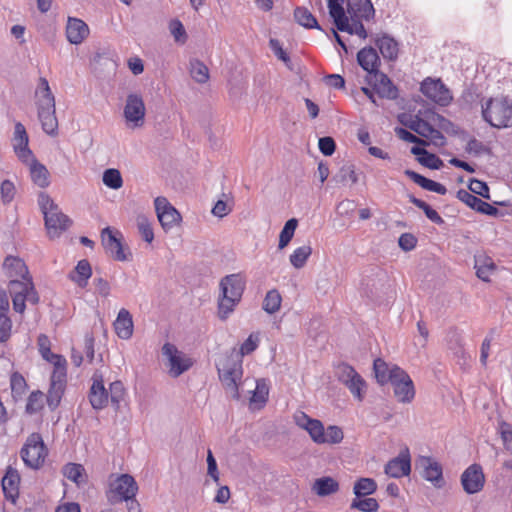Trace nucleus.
<instances>
[{
    "mask_svg": "<svg viewBox=\"0 0 512 512\" xmlns=\"http://www.w3.org/2000/svg\"><path fill=\"white\" fill-rule=\"evenodd\" d=\"M405 174L416 184H418L420 187H422L425 190L438 193L440 195H445L447 192V189L444 185L441 183H438L436 181L430 180L412 170H406Z\"/></svg>",
    "mask_w": 512,
    "mask_h": 512,
    "instance_id": "obj_36",
    "label": "nucleus"
},
{
    "mask_svg": "<svg viewBox=\"0 0 512 512\" xmlns=\"http://www.w3.org/2000/svg\"><path fill=\"white\" fill-rule=\"evenodd\" d=\"M136 221L138 231L143 240L147 243H151L154 240V231L151 222L143 215L138 216Z\"/></svg>",
    "mask_w": 512,
    "mask_h": 512,
    "instance_id": "obj_51",
    "label": "nucleus"
},
{
    "mask_svg": "<svg viewBox=\"0 0 512 512\" xmlns=\"http://www.w3.org/2000/svg\"><path fill=\"white\" fill-rule=\"evenodd\" d=\"M11 327V320L6 314L0 313V342H4L10 337Z\"/></svg>",
    "mask_w": 512,
    "mask_h": 512,
    "instance_id": "obj_61",
    "label": "nucleus"
},
{
    "mask_svg": "<svg viewBox=\"0 0 512 512\" xmlns=\"http://www.w3.org/2000/svg\"><path fill=\"white\" fill-rule=\"evenodd\" d=\"M376 380L379 384L384 385L394 380V374H398L396 370H403L394 364H388L384 360L378 358L373 365Z\"/></svg>",
    "mask_w": 512,
    "mask_h": 512,
    "instance_id": "obj_31",
    "label": "nucleus"
},
{
    "mask_svg": "<svg viewBox=\"0 0 512 512\" xmlns=\"http://www.w3.org/2000/svg\"><path fill=\"white\" fill-rule=\"evenodd\" d=\"M328 8L331 17L338 30L358 35L362 39L367 38V32L363 24L350 25L348 16L345 15L340 0H328Z\"/></svg>",
    "mask_w": 512,
    "mask_h": 512,
    "instance_id": "obj_14",
    "label": "nucleus"
},
{
    "mask_svg": "<svg viewBox=\"0 0 512 512\" xmlns=\"http://www.w3.org/2000/svg\"><path fill=\"white\" fill-rule=\"evenodd\" d=\"M1 197L4 203H9L13 200L15 195V186L9 181L5 180L2 182L0 187Z\"/></svg>",
    "mask_w": 512,
    "mask_h": 512,
    "instance_id": "obj_60",
    "label": "nucleus"
},
{
    "mask_svg": "<svg viewBox=\"0 0 512 512\" xmlns=\"http://www.w3.org/2000/svg\"><path fill=\"white\" fill-rule=\"evenodd\" d=\"M411 153L418 156L417 160L420 164L430 169H440L443 166V162L438 156L429 153L424 148L414 146L411 148Z\"/></svg>",
    "mask_w": 512,
    "mask_h": 512,
    "instance_id": "obj_40",
    "label": "nucleus"
},
{
    "mask_svg": "<svg viewBox=\"0 0 512 512\" xmlns=\"http://www.w3.org/2000/svg\"><path fill=\"white\" fill-rule=\"evenodd\" d=\"M469 192L473 195H479L483 198L489 199V187L487 184L483 181H480L478 179H472L470 180V183L468 185Z\"/></svg>",
    "mask_w": 512,
    "mask_h": 512,
    "instance_id": "obj_57",
    "label": "nucleus"
},
{
    "mask_svg": "<svg viewBox=\"0 0 512 512\" xmlns=\"http://www.w3.org/2000/svg\"><path fill=\"white\" fill-rule=\"evenodd\" d=\"M89 35L88 25L81 19L68 18L66 37L71 44H81Z\"/></svg>",
    "mask_w": 512,
    "mask_h": 512,
    "instance_id": "obj_27",
    "label": "nucleus"
},
{
    "mask_svg": "<svg viewBox=\"0 0 512 512\" xmlns=\"http://www.w3.org/2000/svg\"><path fill=\"white\" fill-rule=\"evenodd\" d=\"M162 354L166 358L168 374L172 378L179 377L193 365L192 359L187 354L180 351L174 344L165 343L162 347Z\"/></svg>",
    "mask_w": 512,
    "mask_h": 512,
    "instance_id": "obj_12",
    "label": "nucleus"
},
{
    "mask_svg": "<svg viewBox=\"0 0 512 512\" xmlns=\"http://www.w3.org/2000/svg\"><path fill=\"white\" fill-rule=\"evenodd\" d=\"M54 362L51 364L54 366V370L51 375L50 386H59L64 388L66 383V366L67 362L64 357L54 358Z\"/></svg>",
    "mask_w": 512,
    "mask_h": 512,
    "instance_id": "obj_41",
    "label": "nucleus"
},
{
    "mask_svg": "<svg viewBox=\"0 0 512 512\" xmlns=\"http://www.w3.org/2000/svg\"><path fill=\"white\" fill-rule=\"evenodd\" d=\"M335 376L352 394L354 399L362 402L367 393V383L349 364L341 363L335 368Z\"/></svg>",
    "mask_w": 512,
    "mask_h": 512,
    "instance_id": "obj_10",
    "label": "nucleus"
},
{
    "mask_svg": "<svg viewBox=\"0 0 512 512\" xmlns=\"http://www.w3.org/2000/svg\"><path fill=\"white\" fill-rule=\"evenodd\" d=\"M103 184L113 190H118L123 186V178L118 169L109 168L103 172Z\"/></svg>",
    "mask_w": 512,
    "mask_h": 512,
    "instance_id": "obj_46",
    "label": "nucleus"
},
{
    "mask_svg": "<svg viewBox=\"0 0 512 512\" xmlns=\"http://www.w3.org/2000/svg\"><path fill=\"white\" fill-rule=\"evenodd\" d=\"M258 344V336L251 334L241 345L239 353H237L240 356V359H242V356L248 355L255 351L258 347Z\"/></svg>",
    "mask_w": 512,
    "mask_h": 512,
    "instance_id": "obj_59",
    "label": "nucleus"
},
{
    "mask_svg": "<svg viewBox=\"0 0 512 512\" xmlns=\"http://www.w3.org/2000/svg\"><path fill=\"white\" fill-rule=\"evenodd\" d=\"M415 133L426 138L427 144L436 147L444 146L445 137L438 129L447 130L451 122L431 109L419 110L418 114L409 123L402 121Z\"/></svg>",
    "mask_w": 512,
    "mask_h": 512,
    "instance_id": "obj_2",
    "label": "nucleus"
},
{
    "mask_svg": "<svg viewBox=\"0 0 512 512\" xmlns=\"http://www.w3.org/2000/svg\"><path fill=\"white\" fill-rule=\"evenodd\" d=\"M339 490L338 482L332 477H321L314 481L312 491L320 496L325 497L336 493Z\"/></svg>",
    "mask_w": 512,
    "mask_h": 512,
    "instance_id": "obj_38",
    "label": "nucleus"
},
{
    "mask_svg": "<svg viewBox=\"0 0 512 512\" xmlns=\"http://www.w3.org/2000/svg\"><path fill=\"white\" fill-rule=\"evenodd\" d=\"M91 276V265L87 260L83 259L77 263L75 269L69 274V279L75 282L79 287L84 288L87 286Z\"/></svg>",
    "mask_w": 512,
    "mask_h": 512,
    "instance_id": "obj_35",
    "label": "nucleus"
},
{
    "mask_svg": "<svg viewBox=\"0 0 512 512\" xmlns=\"http://www.w3.org/2000/svg\"><path fill=\"white\" fill-rule=\"evenodd\" d=\"M498 432L505 449L512 454V426L505 421L498 423Z\"/></svg>",
    "mask_w": 512,
    "mask_h": 512,
    "instance_id": "obj_53",
    "label": "nucleus"
},
{
    "mask_svg": "<svg viewBox=\"0 0 512 512\" xmlns=\"http://www.w3.org/2000/svg\"><path fill=\"white\" fill-rule=\"evenodd\" d=\"M282 298L280 293L273 289L267 292L263 300V309L269 314H273L280 309Z\"/></svg>",
    "mask_w": 512,
    "mask_h": 512,
    "instance_id": "obj_48",
    "label": "nucleus"
},
{
    "mask_svg": "<svg viewBox=\"0 0 512 512\" xmlns=\"http://www.w3.org/2000/svg\"><path fill=\"white\" fill-rule=\"evenodd\" d=\"M269 385L265 379H259L256 381L255 389L249 400L250 407L252 409H261L264 407L268 400Z\"/></svg>",
    "mask_w": 512,
    "mask_h": 512,
    "instance_id": "obj_33",
    "label": "nucleus"
},
{
    "mask_svg": "<svg viewBox=\"0 0 512 512\" xmlns=\"http://www.w3.org/2000/svg\"><path fill=\"white\" fill-rule=\"evenodd\" d=\"M35 104L43 131L51 136L57 135L58 120L55 115V98L46 78L39 79L35 91Z\"/></svg>",
    "mask_w": 512,
    "mask_h": 512,
    "instance_id": "obj_4",
    "label": "nucleus"
},
{
    "mask_svg": "<svg viewBox=\"0 0 512 512\" xmlns=\"http://www.w3.org/2000/svg\"><path fill=\"white\" fill-rule=\"evenodd\" d=\"M348 19L350 25L362 24L363 20H370L374 17L375 10L370 0H349L348 2Z\"/></svg>",
    "mask_w": 512,
    "mask_h": 512,
    "instance_id": "obj_18",
    "label": "nucleus"
},
{
    "mask_svg": "<svg viewBox=\"0 0 512 512\" xmlns=\"http://www.w3.org/2000/svg\"><path fill=\"white\" fill-rule=\"evenodd\" d=\"M37 344H38V349H39L41 356L47 362L52 363L55 361L54 358L63 357L62 355L54 354L51 352V349H50L51 343H50L49 338L46 335H44V334L39 335Z\"/></svg>",
    "mask_w": 512,
    "mask_h": 512,
    "instance_id": "obj_50",
    "label": "nucleus"
},
{
    "mask_svg": "<svg viewBox=\"0 0 512 512\" xmlns=\"http://www.w3.org/2000/svg\"><path fill=\"white\" fill-rule=\"evenodd\" d=\"M370 83L373 84V89L381 98L394 100L398 97V89L392 81L381 72H375L370 76Z\"/></svg>",
    "mask_w": 512,
    "mask_h": 512,
    "instance_id": "obj_24",
    "label": "nucleus"
},
{
    "mask_svg": "<svg viewBox=\"0 0 512 512\" xmlns=\"http://www.w3.org/2000/svg\"><path fill=\"white\" fill-rule=\"evenodd\" d=\"M219 378L226 391L234 399H240L239 386L242 381V359L232 352L222 357L217 363Z\"/></svg>",
    "mask_w": 512,
    "mask_h": 512,
    "instance_id": "obj_6",
    "label": "nucleus"
},
{
    "mask_svg": "<svg viewBox=\"0 0 512 512\" xmlns=\"http://www.w3.org/2000/svg\"><path fill=\"white\" fill-rule=\"evenodd\" d=\"M298 221L295 218L289 219L279 235V249L285 248L294 236Z\"/></svg>",
    "mask_w": 512,
    "mask_h": 512,
    "instance_id": "obj_49",
    "label": "nucleus"
},
{
    "mask_svg": "<svg viewBox=\"0 0 512 512\" xmlns=\"http://www.w3.org/2000/svg\"><path fill=\"white\" fill-rule=\"evenodd\" d=\"M384 274L378 271H372L364 274L360 280L359 292L362 297L375 299L378 297L384 286Z\"/></svg>",
    "mask_w": 512,
    "mask_h": 512,
    "instance_id": "obj_20",
    "label": "nucleus"
},
{
    "mask_svg": "<svg viewBox=\"0 0 512 512\" xmlns=\"http://www.w3.org/2000/svg\"><path fill=\"white\" fill-rule=\"evenodd\" d=\"M377 490V484L372 478H360L353 487V493L356 497H366L372 495Z\"/></svg>",
    "mask_w": 512,
    "mask_h": 512,
    "instance_id": "obj_44",
    "label": "nucleus"
},
{
    "mask_svg": "<svg viewBox=\"0 0 512 512\" xmlns=\"http://www.w3.org/2000/svg\"><path fill=\"white\" fill-rule=\"evenodd\" d=\"M375 43L385 59L394 60L397 58L399 49L398 43L394 38L387 34H383L375 39Z\"/></svg>",
    "mask_w": 512,
    "mask_h": 512,
    "instance_id": "obj_34",
    "label": "nucleus"
},
{
    "mask_svg": "<svg viewBox=\"0 0 512 512\" xmlns=\"http://www.w3.org/2000/svg\"><path fill=\"white\" fill-rule=\"evenodd\" d=\"M474 268L476 269V275L479 279L484 282H489L490 277L494 274L497 267L491 257L482 253L475 255Z\"/></svg>",
    "mask_w": 512,
    "mask_h": 512,
    "instance_id": "obj_30",
    "label": "nucleus"
},
{
    "mask_svg": "<svg viewBox=\"0 0 512 512\" xmlns=\"http://www.w3.org/2000/svg\"><path fill=\"white\" fill-rule=\"evenodd\" d=\"M137 491V482L129 474H111L108 478L106 497L111 504L129 502L135 498Z\"/></svg>",
    "mask_w": 512,
    "mask_h": 512,
    "instance_id": "obj_9",
    "label": "nucleus"
},
{
    "mask_svg": "<svg viewBox=\"0 0 512 512\" xmlns=\"http://www.w3.org/2000/svg\"><path fill=\"white\" fill-rule=\"evenodd\" d=\"M158 221L165 232L172 230L182 221L179 211L167 200L159 196L154 200Z\"/></svg>",
    "mask_w": 512,
    "mask_h": 512,
    "instance_id": "obj_15",
    "label": "nucleus"
},
{
    "mask_svg": "<svg viewBox=\"0 0 512 512\" xmlns=\"http://www.w3.org/2000/svg\"><path fill=\"white\" fill-rule=\"evenodd\" d=\"M123 115L129 128H140L144 125L146 107L140 94L130 93L127 95Z\"/></svg>",
    "mask_w": 512,
    "mask_h": 512,
    "instance_id": "obj_13",
    "label": "nucleus"
},
{
    "mask_svg": "<svg viewBox=\"0 0 512 512\" xmlns=\"http://www.w3.org/2000/svg\"><path fill=\"white\" fill-rule=\"evenodd\" d=\"M357 61L370 76L374 75L375 72H379V56L374 48L361 49L357 54Z\"/></svg>",
    "mask_w": 512,
    "mask_h": 512,
    "instance_id": "obj_32",
    "label": "nucleus"
},
{
    "mask_svg": "<svg viewBox=\"0 0 512 512\" xmlns=\"http://www.w3.org/2000/svg\"><path fill=\"white\" fill-rule=\"evenodd\" d=\"M421 92L433 102L446 106L452 100L449 89L441 80L425 79L421 84Z\"/></svg>",
    "mask_w": 512,
    "mask_h": 512,
    "instance_id": "obj_17",
    "label": "nucleus"
},
{
    "mask_svg": "<svg viewBox=\"0 0 512 512\" xmlns=\"http://www.w3.org/2000/svg\"><path fill=\"white\" fill-rule=\"evenodd\" d=\"M311 254L312 247L310 245H303L298 247L290 255V263L294 268L300 269L304 267Z\"/></svg>",
    "mask_w": 512,
    "mask_h": 512,
    "instance_id": "obj_45",
    "label": "nucleus"
},
{
    "mask_svg": "<svg viewBox=\"0 0 512 512\" xmlns=\"http://www.w3.org/2000/svg\"><path fill=\"white\" fill-rule=\"evenodd\" d=\"M38 204L44 215L45 226L50 238L60 236L71 224L70 219L61 212L48 194L41 192L38 196Z\"/></svg>",
    "mask_w": 512,
    "mask_h": 512,
    "instance_id": "obj_7",
    "label": "nucleus"
},
{
    "mask_svg": "<svg viewBox=\"0 0 512 512\" xmlns=\"http://www.w3.org/2000/svg\"><path fill=\"white\" fill-rule=\"evenodd\" d=\"M218 316L226 320L241 301L246 287V279L241 273L223 277L219 284Z\"/></svg>",
    "mask_w": 512,
    "mask_h": 512,
    "instance_id": "obj_3",
    "label": "nucleus"
},
{
    "mask_svg": "<svg viewBox=\"0 0 512 512\" xmlns=\"http://www.w3.org/2000/svg\"><path fill=\"white\" fill-rule=\"evenodd\" d=\"M47 453L42 436L38 433H32L22 447L20 456L27 467L39 469L44 464Z\"/></svg>",
    "mask_w": 512,
    "mask_h": 512,
    "instance_id": "obj_11",
    "label": "nucleus"
},
{
    "mask_svg": "<svg viewBox=\"0 0 512 512\" xmlns=\"http://www.w3.org/2000/svg\"><path fill=\"white\" fill-rule=\"evenodd\" d=\"M169 30L176 42L181 44L186 42L187 33L185 31L183 24L179 20H172L169 24Z\"/></svg>",
    "mask_w": 512,
    "mask_h": 512,
    "instance_id": "obj_55",
    "label": "nucleus"
},
{
    "mask_svg": "<svg viewBox=\"0 0 512 512\" xmlns=\"http://www.w3.org/2000/svg\"><path fill=\"white\" fill-rule=\"evenodd\" d=\"M3 270L10 279L9 291L12 296L15 312L24 313L26 301L33 305L39 302V295L34 288L28 268L22 259L15 256H7L3 262Z\"/></svg>",
    "mask_w": 512,
    "mask_h": 512,
    "instance_id": "obj_1",
    "label": "nucleus"
},
{
    "mask_svg": "<svg viewBox=\"0 0 512 512\" xmlns=\"http://www.w3.org/2000/svg\"><path fill=\"white\" fill-rule=\"evenodd\" d=\"M411 471L410 455L408 449L402 451L397 457L390 460L385 466V473L393 478L409 475Z\"/></svg>",
    "mask_w": 512,
    "mask_h": 512,
    "instance_id": "obj_25",
    "label": "nucleus"
},
{
    "mask_svg": "<svg viewBox=\"0 0 512 512\" xmlns=\"http://www.w3.org/2000/svg\"><path fill=\"white\" fill-rule=\"evenodd\" d=\"M482 115L492 127H512V101L506 97L490 98L482 105Z\"/></svg>",
    "mask_w": 512,
    "mask_h": 512,
    "instance_id": "obj_8",
    "label": "nucleus"
},
{
    "mask_svg": "<svg viewBox=\"0 0 512 512\" xmlns=\"http://www.w3.org/2000/svg\"><path fill=\"white\" fill-rule=\"evenodd\" d=\"M63 391L62 387L50 386L46 400L51 409H55L59 405Z\"/></svg>",
    "mask_w": 512,
    "mask_h": 512,
    "instance_id": "obj_58",
    "label": "nucleus"
},
{
    "mask_svg": "<svg viewBox=\"0 0 512 512\" xmlns=\"http://www.w3.org/2000/svg\"><path fill=\"white\" fill-rule=\"evenodd\" d=\"M418 465L421 468L422 477L431 482L435 487H442V467L431 457L422 456L418 461Z\"/></svg>",
    "mask_w": 512,
    "mask_h": 512,
    "instance_id": "obj_22",
    "label": "nucleus"
},
{
    "mask_svg": "<svg viewBox=\"0 0 512 512\" xmlns=\"http://www.w3.org/2000/svg\"><path fill=\"white\" fill-rule=\"evenodd\" d=\"M338 177L341 182L350 181L352 184H355L358 181L357 174L351 165L343 166L339 171Z\"/></svg>",
    "mask_w": 512,
    "mask_h": 512,
    "instance_id": "obj_62",
    "label": "nucleus"
},
{
    "mask_svg": "<svg viewBox=\"0 0 512 512\" xmlns=\"http://www.w3.org/2000/svg\"><path fill=\"white\" fill-rule=\"evenodd\" d=\"M294 18L298 24L308 29H321L313 14L304 7H298L294 11Z\"/></svg>",
    "mask_w": 512,
    "mask_h": 512,
    "instance_id": "obj_43",
    "label": "nucleus"
},
{
    "mask_svg": "<svg viewBox=\"0 0 512 512\" xmlns=\"http://www.w3.org/2000/svg\"><path fill=\"white\" fill-rule=\"evenodd\" d=\"M319 150L325 155L330 156L335 151V142L331 137H322L319 139Z\"/></svg>",
    "mask_w": 512,
    "mask_h": 512,
    "instance_id": "obj_63",
    "label": "nucleus"
},
{
    "mask_svg": "<svg viewBox=\"0 0 512 512\" xmlns=\"http://www.w3.org/2000/svg\"><path fill=\"white\" fill-rule=\"evenodd\" d=\"M13 149L17 157L23 163H29L32 160L33 153L28 147V135L24 125L20 122L15 124L13 136Z\"/></svg>",
    "mask_w": 512,
    "mask_h": 512,
    "instance_id": "obj_21",
    "label": "nucleus"
},
{
    "mask_svg": "<svg viewBox=\"0 0 512 512\" xmlns=\"http://www.w3.org/2000/svg\"><path fill=\"white\" fill-rule=\"evenodd\" d=\"M101 237L102 244L106 252L109 253L114 259L118 261H125L127 259L123 251L121 239L113 233L110 227H106L102 230Z\"/></svg>",
    "mask_w": 512,
    "mask_h": 512,
    "instance_id": "obj_26",
    "label": "nucleus"
},
{
    "mask_svg": "<svg viewBox=\"0 0 512 512\" xmlns=\"http://www.w3.org/2000/svg\"><path fill=\"white\" fill-rule=\"evenodd\" d=\"M391 382L394 395L400 403H411L415 397V387L412 379L404 370H396Z\"/></svg>",
    "mask_w": 512,
    "mask_h": 512,
    "instance_id": "obj_16",
    "label": "nucleus"
},
{
    "mask_svg": "<svg viewBox=\"0 0 512 512\" xmlns=\"http://www.w3.org/2000/svg\"><path fill=\"white\" fill-rule=\"evenodd\" d=\"M343 440V431L338 426H328L324 430V443L338 444Z\"/></svg>",
    "mask_w": 512,
    "mask_h": 512,
    "instance_id": "obj_56",
    "label": "nucleus"
},
{
    "mask_svg": "<svg viewBox=\"0 0 512 512\" xmlns=\"http://www.w3.org/2000/svg\"><path fill=\"white\" fill-rule=\"evenodd\" d=\"M26 164L29 165L32 181L41 188L47 187L49 185V173L46 167L40 164L34 156L32 160Z\"/></svg>",
    "mask_w": 512,
    "mask_h": 512,
    "instance_id": "obj_39",
    "label": "nucleus"
},
{
    "mask_svg": "<svg viewBox=\"0 0 512 512\" xmlns=\"http://www.w3.org/2000/svg\"><path fill=\"white\" fill-rule=\"evenodd\" d=\"M463 489L468 494H474L482 490L485 476L482 467L478 464L470 465L461 475Z\"/></svg>",
    "mask_w": 512,
    "mask_h": 512,
    "instance_id": "obj_19",
    "label": "nucleus"
},
{
    "mask_svg": "<svg viewBox=\"0 0 512 512\" xmlns=\"http://www.w3.org/2000/svg\"><path fill=\"white\" fill-rule=\"evenodd\" d=\"M324 430L323 424L317 419H314L306 429L311 439L317 444H324Z\"/></svg>",
    "mask_w": 512,
    "mask_h": 512,
    "instance_id": "obj_52",
    "label": "nucleus"
},
{
    "mask_svg": "<svg viewBox=\"0 0 512 512\" xmlns=\"http://www.w3.org/2000/svg\"><path fill=\"white\" fill-rule=\"evenodd\" d=\"M64 477L74 482L77 486H82L87 482V474L83 465L78 463H67L62 468Z\"/></svg>",
    "mask_w": 512,
    "mask_h": 512,
    "instance_id": "obj_37",
    "label": "nucleus"
},
{
    "mask_svg": "<svg viewBox=\"0 0 512 512\" xmlns=\"http://www.w3.org/2000/svg\"><path fill=\"white\" fill-rule=\"evenodd\" d=\"M20 475L18 471L9 466L2 478V489L7 499L15 501L19 494Z\"/></svg>",
    "mask_w": 512,
    "mask_h": 512,
    "instance_id": "obj_29",
    "label": "nucleus"
},
{
    "mask_svg": "<svg viewBox=\"0 0 512 512\" xmlns=\"http://www.w3.org/2000/svg\"><path fill=\"white\" fill-rule=\"evenodd\" d=\"M124 396L125 388L121 381L112 382L109 386V391H107L102 374L99 372L93 374L89 401L95 410L104 409L109 402H111L115 410H118Z\"/></svg>",
    "mask_w": 512,
    "mask_h": 512,
    "instance_id": "obj_5",
    "label": "nucleus"
},
{
    "mask_svg": "<svg viewBox=\"0 0 512 512\" xmlns=\"http://www.w3.org/2000/svg\"><path fill=\"white\" fill-rule=\"evenodd\" d=\"M44 394L40 391L31 393L26 404V411L28 413H36L43 408Z\"/></svg>",
    "mask_w": 512,
    "mask_h": 512,
    "instance_id": "obj_54",
    "label": "nucleus"
},
{
    "mask_svg": "<svg viewBox=\"0 0 512 512\" xmlns=\"http://www.w3.org/2000/svg\"><path fill=\"white\" fill-rule=\"evenodd\" d=\"M457 198L461 202L466 204L468 207H470L473 210L480 212L482 214L489 215V216H497L499 213V210L496 207L481 200L477 196L470 193L468 190L460 189L457 192Z\"/></svg>",
    "mask_w": 512,
    "mask_h": 512,
    "instance_id": "obj_23",
    "label": "nucleus"
},
{
    "mask_svg": "<svg viewBox=\"0 0 512 512\" xmlns=\"http://www.w3.org/2000/svg\"><path fill=\"white\" fill-rule=\"evenodd\" d=\"M398 243L404 251H411L415 248L417 239L410 233H404L399 237Z\"/></svg>",
    "mask_w": 512,
    "mask_h": 512,
    "instance_id": "obj_64",
    "label": "nucleus"
},
{
    "mask_svg": "<svg viewBox=\"0 0 512 512\" xmlns=\"http://www.w3.org/2000/svg\"><path fill=\"white\" fill-rule=\"evenodd\" d=\"M113 325L115 332L120 339L128 340L132 337L134 325L132 316L127 309H120Z\"/></svg>",
    "mask_w": 512,
    "mask_h": 512,
    "instance_id": "obj_28",
    "label": "nucleus"
},
{
    "mask_svg": "<svg viewBox=\"0 0 512 512\" xmlns=\"http://www.w3.org/2000/svg\"><path fill=\"white\" fill-rule=\"evenodd\" d=\"M189 72L192 79L197 83L204 84L209 80L208 67L198 59L190 60Z\"/></svg>",
    "mask_w": 512,
    "mask_h": 512,
    "instance_id": "obj_42",
    "label": "nucleus"
},
{
    "mask_svg": "<svg viewBox=\"0 0 512 512\" xmlns=\"http://www.w3.org/2000/svg\"><path fill=\"white\" fill-rule=\"evenodd\" d=\"M350 509L361 512H377L379 504L375 498L355 497L350 504Z\"/></svg>",
    "mask_w": 512,
    "mask_h": 512,
    "instance_id": "obj_47",
    "label": "nucleus"
}]
</instances>
